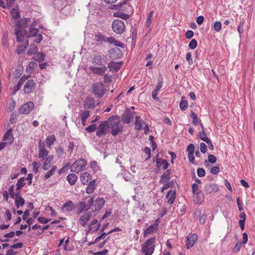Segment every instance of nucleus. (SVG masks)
<instances>
[{
  "label": "nucleus",
  "instance_id": "nucleus-1",
  "mask_svg": "<svg viewBox=\"0 0 255 255\" xmlns=\"http://www.w3.org/2000/svg\"><path fill=\"white\" fill-rule=\"evenodd\" d=\"M30 21V18H25L23 19L18 20L16 23V26L15 28V34L16 37V41H23L25 38L26 30L25 26L27 23Z\"/></svg>",
  "mask_w": 255,
  "mask_h": 255
},
{
  "label": "nucleus",
  "instance_id": "nucleus-2",
  "mask_svg": "<svg viewBox=\"0 0 255 255\" xmlns=\"http://www.w3.org/2000/svg\"><path fill=\"white\" fill-rule=\"evenodd\" d=\"M107 122H109V127L111 128V133L114 136L117 135L122 131L123 127L119 117L113 115L108 119Z\"/></svg>",
  "mask_w": 255,
  "mask_h": 255
},
{
  "label": "nucleus",
  "instance_id": "nucleus-3",
  "mask_svg": "<svg viewBox=\"0 0 255 255\" xmlns=\"http://www.w3.org/2000/svg\"><path fill=\"white\" fill-rule=\"evenodd\" d=\"M34 24L32 23L29 27V32H26L25 35V38L23 41H21L22 43V45L20 44L17 45V49L16 50V53L18 54H20L22 52L24 51L26 47L28 45V42L26 39V37H33L36 35L38 32V29L34 28Z\"/></svg>",
  "mask_w": 255,
  "mask_h": 255
},
{
  "label": "nucleus",
  "instance_id": "nucleus-4",
  "mask_svg": "<svg viewBox=\"0 0 255 255\" xmlns=\"http://www.w3.org/2000/svg\"><path fill=\"white\" fill-rule=\"evenodd\" d=\"M155 237H152L147 239L142 245L141 252L144 255H151L155 250Z\"/></svg>",
  "mask_w": 255,
  "mask_h": 255
},
{
  "label": "nucleus",
  "instance_id": "nucleus-5",
  "mask_svg": "<svg viewBox=\"0 0 255 255\" xmlns=\"http://www.w3.org/2000/svg\"><path fill=\"white\" fill-rule=\"evenodd\" d=\"M87 162L84 158H80L75 161L70 166V170L72 172L79 173L86 167Z\"/></svg>",
  "mask_w": 255,
  "mask_h": 255
},
{
  "label": "nucleus",
  "instance_id": "nucleus-6",
  "mask_svg": "<svg viewBox=\"0 0 255 255\" xmlns=\"http://www.w3.org/2000/svg\"><path fill=\"white\" fill-rule=\"evenodd\" d=\"M104 84L101 82H97L93 85L92 92L96 98L102 97L105 93Z\"/></svg>",
  "mask_w": 255,
  "mask_h": 255
},
{
  "label": "nucleus",
  "instance_id": "nucleus-7",
  "mask_svg": "<svg viewBox=\"0 0 255 255\" xmlns=\"http://www.w3.org/2000/svg\"><path fill=\"white\" fill-rule=\"evenodd\" d=\"M113 31L117 34H122L125 30L124 22L120 19L114 20L112 24Z\"/></svg>",
  "mask_w": 255,
  "mask_h": 255
},
{
  "label": "nucleus",
  "instance_id": "nucleus-8",
  "mask_svg": "<svg viewBox=\"0 0 255 255\" xmlns=\"http://www.w3.org/2000/svg\"><path fill=\"white\" fill-rule=\"evenodd\" d=\"M109 128V122L104 121L98 127L96 130V134L98 136L105 135Z\"/></svg>",
  "mask_w": 255,
  "mask_h": 255
},
{
  "label": "nucleus",
  "instance_id": "nucleus-9",
  "mask_svg": "<svg viewBox=\"0 0 255 255\" xmlns=\"http://www.w3.org/2000/svg\"><path fill=\"white\" fill-rule=\"evenodd\" d=\"M34 107V105L33 102H28L20 107L19 112L21 114H27L33 109Z\"/></svg>",
  "mask_w": 255,
  "mask_h": 255
},
{
  "label": "nucleus",
  "instance_id": "nucleus-10",
  "mask_svg": "<svg viewBox=\"0 0 255 255\" xmlns=\"http://www.w3.org/2000/svg\"><path fill=\"white\" fill-rule=\"evenodd\" d=\"M89 69L93 73L99 75H104L107 70V67L104 64H103V65L102 66H100V67L91 66H90Z\"/></svg>",
  "mask_w": 255,
  "mask_h": 255
},
{
  "label": "nucleus",
  "instance_id": "nucleus-11",
  "mask_svg": "<svg viewBox=\"0 0 255 255\" xmlns=\"http://www.w3.org/2000/svg\"><path fill=\"white\" fill-rule=\"evenodd\" d=\"M35 86L36 84L33 80H28L24 86L23 91L26 94H29L34 90Z\"/></svg>",
  "mask_w": 255,
  "mask_h": 255
},
{
  "label": "nucleus",
  "instance_id": "nucleus-12",
  "mask_svg": "<svg viewBox=\"0 0 255 255\" xmlns=\"http://www.w3.org/2000/svg\"><path fill=\"white\" fill-rule=\"evenodd\" d=\"M219 190L218 185L214 183H208L205 184L204 191L207 194L217 192Z\"/></svg>",
  "mask_w": 255,
  "mask_h": 255
},
{
  "label": "nucleus",
  "instance_id": "nucleus-13",
  "mask_svg": "<svg viewBox=\"0 0 255 255\" xmlns=\"http://www.w3.org/2000/svg\"><path fill=\"white\" fill-rule=\"evenodd\" d=\"M93 63L98 66H102L104 64L106 65L107 63V57L104 55H96L92 59Z\"/></svg>",
  "mask_w": 255,
  "mask_h": 255
},
{
  "label": "nucleus",
  "instance_id": "nucleus-14",
  "mask_svg": "<svg viewBox=\"0 0 255 255\" xmlns=\"http://www.w3.org/2000/svg\"><path fill=\"white\" fill-rule=\"evenodd\" d=\"M96 106L95 99L93 97H88L84 102V108L85 109H93Z\"/></svg>",
  "mask_w": 255,
  "mask_h": 255
},
{
  "label": "nucleus",
  "instance_id": "nucleus-15",
  "mask_svg": "<svg viewBox=\"0 0 255 255\" xmlns=\"http://www.w3.org/2000/svg\"><path fill=\"white\" fill-rule=\"evenodd\" d=\"M198 239L197 235L193 234L190 236H188L186 238V246L187 249H189L193 246Z\"/></svg>",
  "mask_w": 255,
  "mask_h": 255
},
{
  "label": "nucleus",
  "instance_id": "nucleus-16",
  "mask_svg": "<svg viewBox=\"0 0 255 255\" xmlns=\"http://www.w3.org/2000/svg\"><path fill=\"white\" fill-rule=\"evenodd\" d=\"M192 190L193 193L198 196L197 203H201L203 199V193L199 189L198 186L196 183H194L192 185Z\"/></svg>",
  "mask_w": 255,
  "mask_h": 255
},
{
  "label": "nucleus",
  "instance_id": "nucleus-17",
  "mask_svg": "<svg viewBox=\"0 0 255 255\" xmlns=\"http://www.w3.org/2000/svg\"><path fill=\"white\" fill-rule=\"evenodd\" d=\"M100 224L98 223L97 219H94L88 226V232L94 233L97 232L100 228Z\"/></svg>",
  "mask_w": 255,
  "mask_h": 255
},
{
  "label": "nucleus",
  "instance_id": "nucleus-18",
  "mask_svg": "<svg viewBox=\"0 0 255 255\" xmlns=\"http://www.w3.org/2000/svg\"><path fill=\"white\" fill-rule=\"evenodd\" d=\"M19 191L16 192L15 196L13 198L14 199L15 205L17 209L19 208L20 206H22L25 203L24 199L19 196Z\"/></svg>",
  "mask_w": 255,
  "mask_h": 255
},
{
  "label": "nucleus",
  "instance_id": "nucleus-19",
  "mask_svg": "<svg viewBox=\"0 0 255 255\" xmlns=\"http://www.w3.org/2000/svg\"><path fill=\"white\" fill-rule=\"evenodd\" d=\"M156 164L157 167H162L164 170H167L169 165L166 160L162 158H157Z\"/></svg>",
  "mask_w": 255,
  "mask_h": 255
},
{
  "label": "nucleus",
  "instance_id": "nucleus-20",
  "mask_svg": "<svg viewBox=\"0 0 255 255\" xmlns=\"http://www.w3.org/2000/svg\"><path fill=\"white\" fill-rule=\"evenodd\" d=\"M166 171L163 173V174L160 177V179L159 180L160 183H165L171 178V171L169 169L165 170Z\"/></svg>",
  "mask_w": 255,
  "mask_h": 255
},
{
  "label": "nucleus",
  "instance_id": "nucleus-21",
  "mask_svg": "<svg viewBox=\"0 0 255 255\" xmlns=\"http://www.w3.org/2000/svg\"><path fill=\"white\" fill-rule=\"evenodd\" d=\"M92 179L91 174L87 172H85L81 174L80 180L83 184L87 185Z\"/></svg>",
  "mask_w": 255,
  "mask_h": 255
},
{
  "label": "nucleus",
  "instance_id": "nucleus-22",
  "mask_svg": "<svg viewBox=\"0 0 255 255\" xmlns=\"http://www.w3.org/2000/svg\"><path fill=\"white\" fill-rule=\"evenodd\" d=\"M91 216L92 215L90 212H87L86 213L82 215L80 218L79 220L80 224L83 226H85L87 222L90 219Z\"/></svg>",
  "mask_w": 255,
  "mask_h": 255
},
{
  "label": "nucleus",
  "instance_id": "nucleus-23",
  "mask_svg": "<svg viewBox=\"0 0 255 255\" xmlns=\"http://www.w3.org/2000/svg\"><path fill=\"white\" fill-rule=\"evenodd\" d=\"M3 140L6 142L7 144H10L13 141V135L12 134L11 129H9L4 135Z\"/></svg>",
  "mask_w": 255,
  "mask_h": 255
},
{
  "label": "nucleus",
  "instance_id": "nucleus-24",
  "mask_svg": "<svg viewBox=\"0 0 255 255\" xmlns=\"http://www.w3.org/2000/svg\"><path fill=\"white\" fill-rule=\"evenodd\" d=\"M122 67V63L120 62H111L108 64V68L112 72H117Z\"/></svg>",
  "mask_w": 255,
  "mask_h": 255
},
{
  "label": "nucleus",
  "instance_id": "nucleus-25",
  "mask_svg": "<svg viewBox=\"0 0 255 255\" xmlns=\"http://www.w3.org/2000/svg\"><path fill=\"white\" fill-rule=\"evenodd\" d=\"M105 202V201L103 198L98 197L97 198L95 201V204L94 205V211L100 210L104 205Z\"/></svg>",
  "mask_w": 255,
  "mask_h": 255
},
{
  "label": "nucleus",
  "instance_id": "nucleus-26",
  "mask_svg": "<svg viewBox=\"0 0 255 255\" xmlns=\"http://www.w3.org/2000/svg\"><path fill=\"white\" fill-rule=\"evenodd\" d=\"M54 156L53 155H49L45 159L42 166V169L44 170H47L49 168L51 163L52 162Z\"/></svg>",
  "mask_w": 255,
  "mask_h": 255
},
{
  "label": "nucleus",
  "instance_id": "nucleus-27",
  "mask_svg": "<svg viewBox=\"0 0 255 255\" xmlns=\"http://www.w3.org/2000/svg\"><path fill=\"white\" fill-rule=\"evenodd\" d=\"M158 227H156V226L151 225L149 227H148L143 232V237H146L148 235L152 234L153 233L157 231Z\"/></svg>",
  "mask_w": 255,
  "mask_h": 255
},
{
  "label": "nucleus",
  "instance_id": "nucleus-28",
  "mask_svg": "<svg viewBox=\"0 0 255 255\" xmlns=\"http://www.w3.org/2000/svg\"><path fill=\"white\" fill-rule=\"evenodd\" d=\"M96 181L93 180L88 183V187L86 188V192L87 194L92 193L96 188Z\"/></svg>",
  "mask_w": 255,
  "mask_h": 255
},
{
  "label": "nucleus",
  "instance_id": "nucleus-29",
  "mask_svg": "<svg viewBox=\"0 0 255 255\" xmlns=\"http://www.w3.org/2000/svg\"><path fill=\"white\" fill-rule=\"evenodd\" d=\"M144 125H145V123L141 119L140 117L136 116L135 121V129L137 130H141Z\"/></svg>",
  "mask_w": 255,
  "mask_h": 255
},
{
  "label": "nucleus",
  "instance_id": "nucleus-30",
  "mask_svg": "<svg viewBox=\"0 0 255 255\" xmlns=\"http://www.w3.org/2000/svg\"><path fill=\"white\" fill-rule=\"evenodd\" d=\"M175 197V191L170 190L166 195V198L168 199L167 203L169 204H172L174 202Z\"/></svg>",
  "mask_w": 255,
  "mask_h": 255
},
{
  "label": "nucleus",
  "instance_id": "nucleus-31",
  "mask_svg": "<svg viewBox=\"0 0 255 255\" xmlns=\"http://www.w3.org/2000/svg\"><path fill=\"white\" fill-rule=\"evenodd\" d=\"M90 166L94 173H99L100 172L101 168L96 161H91L90 163Z\"/></svg>",
  "mask_w": 255,
  "mask_h": 255
},
{
  "label": "nucleus",
  "instance_id": "nucleus-32",
  "mask_svg": "<svg viewBox=\"0 0 255 255\" xmlns=\"http://www.w3.org/2000/svg\"><path fill=\"white\" fill-rule=\"evenodd\" d=\"M239 217L240 219L239 221V224L242 231H244L245 230V223L246 219V214L245 212H241Z\"/></svg>",
  "mask_w": 255,
  "mask_h": 255
},
{
  "label": "nucleus",
  "instance_id": "nucleus-33",
  "mask_svg": "<svg viewBox=\"0 0 255 255\" xmlns=\"http://www.w3.org/2000/svg\"><path fill=\"white\" fill-rule=\"evenodd\" d=\"M106 42H108L110 44H113L115 46L123 47V43L120 41H117L113 36L107 37Z\"/></svg>",
  "mask_w": 255,
  "mask_h": 255
},
{
  "label": "nucleus",
  "instance_id": "nucleus-34",
  "mask_svg": "<svg viewBox=\"0 0 255 255\" xmlns=\"http://www.w3.org/2000/svg\"><path fill=\"white\" fill-rule=\"evenodd\" d=\"M67 180L71 185H73L77 180V176L74 173H70L67 176Z\"/></svg>",
  "mask_w": 255,
  "mask_h": 255
},
{
  "label": "nucleus",
  "instance_id": "nucleus-35",
  "mask_svg": "<svg viewBox=\"0 0 255 255\" xmlns=\"http://www.w3.org/2000/svg\"><path fill=\"white\" fill-rule=\"evenodd\" d=\"M80 118L81 119L82 125L85 126L87 119L90 116V112L88 111L85 110L81 112Z\"/></svg>",
  "mask_w": 255,
  "mask_h": 255
},
{
  "label": "nucleus",
  "instance_id": "nucleus-36",
  "mask_svg": "<svg viewBox=\"0 0 255 255\" xmlns=\"http://www.w3.org/2000/svg\"><path fill=\"white\" fill-rule=\"evenodd\" d=\"M48 151L44 147H40L39 150L38 158L45 159L46 156H48Z\"/></svg>",
  "mask_w": 255,
  "mask_h": 255
},
{
  "label": "nucleus",
  "instance_id": "nucleus-37",
  "mask_svg": "<svg viewBox=\"0 0 255 255\" xmlns=\"http://www.w3.org/2000/svg\"><path fill=\"white\" fill-rule=\"evenodd\" d=\"M55 140L56 138L54 135L48 136L45 140L47 146L48 148H50Z\"/></svg>",
  "mask_w": 255,
  "mask_h": 255
},
{
  "label": "nucleus",
  "instance_id": "nucleus-38",
  "mask_svg": "<svg viewBox=\"0 0 255 255\" xmlns=\"http://www.w3.org/2000/svg\"><path fill=\"white\" fill-rule=\"evenodd\" d=\"M74 208L73 203L71 201H69L64 204L62 206V210L63 211H70Z\"/></svg>",
  "mask_w": 255,
  "mask_h": 255
},
{
  "label": "nucleus",
  "instance_id": "nucleus-39",
  "mask_svg": "<svg viewBox=\"0 0 255 255\" xmlns=\"http://www.w3.org/2000/svg\"><path fill=\"white\" fill-rule=\"evenodd\" d=\"M188 107V103L185 100V97L182 96L181 98V101L179 104V107L181 111H185Z\"/></svg>",
  "mask_w": 255,
  "mask_h": 255
},
{
  "label": "nucleus",
  "instance_id": "nucleus-40",
  "mask_svg": "<svg viewBox=\"0 0 255 255\" xmlns=\"http://www.w3.org/2000/svg\"><path fill=\"white\" fill-rule=\"evenodd\" d=\"M133 116L131 113L128 112L126 114L122 116V118L125 123L129 124L131 120L133 119Z\"/></svg>",
  "mask_w": 255,
  "mask_h": 255
},
{
  "label": "nucleus",
  "instance_id": "nucleus-41",
  "mask_svg": "<svg viewBox=\"0 0 255 255\" xmlns=\"http://www.w3.org/2000/svg\"><path fill=\"white\" fill-rule=\"evenodd\" d=\"M113 16L116 17L121 18L123 19L127 20L129 17V16L128 14L124 13L121 11H117L114 13Z\"/></svg>",
  "mask_w": 255,
  "mask_h": 255
},
{
  "label": "nucleus",
  "instance_id": "nucleus-42",
  "mask_svg": "<svg viewBox=\"0 0 255 255\" xmlns=\"http://www.w3.org/2000/svg\"><path fill=\"white\" fill-rule=\"evenodd\" d=\"M198 137L200 138L201 140L206 142H210V139L207 137L205 131H200L198 134Z\"/></svg>",
  "mask_w": 255,
  "mask_h": 255
},
{
  "label": "nucleus",
  "instance_id": "nucleus-43",
  "mask_svg": "<svg viewBox=\"0 0 255 255\" xmlns=\"http://www.w3.org/2000/svg\"><path fill=\"white\" fill-rule=\"evenodd\" d=\"M57 166L56 165H54L52 166V168L48 171L46 172L44 175V178L45 179H48L51 176L54 174L55 171L57 170Z\"/></svg>",
  "mask_w": 255,
  "mask_h": 255
},
{
  "label": "nucleus",
  "instance_id": "nucleus-44",
  "mask_svg": "<svg viewBox=\"0 0 255 255\" xmlns=\"http://www.w3.org/2000/svg\"><path fill=\"white\" fill-rule=\"evenodd\" d=\"M37 64L35 62H30L26 67V71L28 73H31L34 70Z\"/></svg>",
  "mask_w": 255,
  "mask_h": 255
},
{
  "label": "nucleus",
  "instance_id": "nucleus-45",
  "mask_svg": "<svg viewBox=\"0 0 255 255\" xmlns=\"http://www.w3.org/2000/svg\"><path fill=\"white\" fill-rule=\"evenodd\" d=\"M94 202V196L90 198V199L88 201L87 204L86 205V202H81V204L82 205L84 208H85L87 206H88V208L87 210L90 209L91 207H92Z\"/></svg>",
  "mask_w": 255,
  "mask_h": 255
},
{
  "label": "nucleus",
  "instance_id": "nucleus-46",
  "mask_svg": "<svg viewBox=\"0 0 255 255\" xmlns=\"http://www.w3.org/2000/svg\"><path fill=\"white\" fill-rule=\"evenodd\" d=\"M26 178L24 177H22L19 179L17 181V182L16 184V190H19V189L23 187L25 185V181Z\"/></svg>",
  "mask_w": 255,
  "mask_h": 255
},
{
  "label": "nucleus",
  "instance_id": "nucleus-47",
  "mask_svg": "<svg viewBox=\"0 0 255 255\" xmlns=\"http://www.w3.org/2000/svg\"><path fill=\"white\" fill-rule=\"evenodd\" d=\"M10 14L13 18L18 19L20 17V13L17 8H13L10 11Z\"/></svg>",
  "mask_w": 255,
  "mask_h": 255
},
{
  "label": "nucleus",
  "instance_id": "nucleus-48",
  "mask_svg": "<svg viewBox=\"0 0 255 255\" xmlns=\"http://www.w3.org/2000/svg\"><path fill=\"white\" fill-rule=\"evenodd\" d=\"M34 59L38 62L43 61L45 59V55L42 52H39L36 53L34 57Z\"/></svg>",
  "mask_w": 255,
  "mask_h": 255
},
{
  "label": "nucleus",
  "instance_id": "nucleus-49",
  "mask_svg": "<svg viewBox=\"0 0 255 255\" xmlns=\"http://www.w3.org/2000/svg\"><path fill=\"white\" fill-rule=\"evenodd\" d=\"M127 1L125 0L124 1L121 2L120 3L114 4L112 5V8L115 10H121L124 9V5L127 3Z\"/></svg>",
  "mask_w": 255,
  "mask_h": 255
},
{
  "label": "nucleus",
  "instance_id": "nucleus-50",
  "mask_svg": "<svg viewBox=\"0 0 255 255\" xmlns=\"http://www.w3.org/2000/svg\"><path fill=\"white\" fill-rule=\"evenodd\" d=\"M153 11H152L149 13V14L148 15V17L145 22V25L147 27H150V25L151 23V19H152V18L153 16Z\"/></svg>",
  "mask_w": 255,
  "mask_h": 255
},
{
  "label": "nucleus",
  "instance_id": "nucleus-51",
  "mask_svg": "<svg viewBox=\"0 0 255 255\" xmlns=\"http://www.w3.org/2000/svg\"><path fill=\"white\" fill-rule=\"evenodd\" d=\"M214 29L216 32H219L222 29V24L220 21H217L214 23Z\"/></svg>",
  "mask_w": 255,
  "mask_h": 255
},
{
  "label": "nucleus",
  "instance_id": "nucleus-52",
  "mask_svg": "<svg viewBox=\"0 0 255 255\" xmlns=\"http://www.w3.org/2000/svg\"><path fill=\"white\" fill-rule=\"evenodd\" d=\"M190 116L193 119V124L197 125L198 123V118L197 115L193 111L191 112Z\"/></svg>",
  "mask_w": 255,
  "mask_h": 255
},
{
  "label": "nucleus",
  "instance_id": "nucleus-53",
  "mask_svg": "<svg viewBox=\"0 0 255 255\" xmlns=\"http://www.w3.org/2000/svg\"><path fill=\"white\" fill-rule=\"evenodd\" d=\"M173 183V181H171L170 182H167L165 183H164V185L162 186V187L161 189V192H163L165 190L167 189V188L171 187Z\"/></svg>",
  "mask_w": 255,
  "mask_h": 255
},
{
  "label": "nucleus",
  "instance_id": "nucleus-54",
  "mask_svg": "<svg viewBox=\"0 0 255 255\" xmlns=\"http://www.w3.org/2000/svg\"><path fill=\"white\" fill-rule=\"evenodd\" d=\"M197 46V42L195 39H193L191 40L190 43H189V47L191 49H195Z\"/></svg>",
  "mask_w": 255,
  "mask_h": 255
},
{
  "label": "nucleus",
  "instance_id": "nucleus-55",
  "mask_svg": "<svg viewBox=\"0 0 255 255\" xmlns=\"http://www.w3.org/2000/svg\"><path fill=\"white\" fill-rule=\"evenodd\" d=\"M32 164V166H33L32 171L34 173H37L38 171V168H39L40 164L36 161L33 162Z\"/></svg>",
  "mask_w": 255,
  "mask_h": 255
},
{
  "label": "nucleus",
  "instance_id": "nucleus-56",
  "mask_svg": "<svg viewBox=\"0 0 255 255\" xmlns=\"http://www.w3.org/2000/svg\"><path fill=\"white\" fill-rule=\"evenodd\" d=\"M219 171L220 168L219 166H213L210 169V172L214 175L217 174L219 173Z\"/></svg>",
  "mask_w": 255,
  "mask_h": 255
},
{
  "label": "nucleus",
  "instance_id": "nucleus-57",
  "mask_svg": "<svg viewBox=\"0 0 255 255\" xmlns=\"http://www.w3.org/2000/svg\"><path fill=\"white\" fill-rule=\"evenodd\" d=\"M186 59L189 65L193 64V60L192 58V55L191 52H188L186 55Z\"/></svg>",
  "mask_w": 255,
  "mask_h": 255
},
{
  "label": "nucleus",
  "instance_id": "nucleus-58",
  "mask_svg": "<svg viewBox=\"0 0 255 255\" xmlns=\"http://www.w3.org/2000/svg\"><path fill=\"white\" fill-rule=\"evenodd\" d=\"M96 129V125L92 124L86 128V130L89 132H92Z\"/></svg>",
  "mask_w": 255,
  "mask_h": 255
},
{
  "label": "nucleus",
  "instance_id": "nucleus-59",
  "mask_svg": "<svg viewBox=\"0 0 255 255\" xmlns=\"http://www.w3.org/2000/svg\"><path fill=\"white\" fill-rule=\"evenodd\" d=\"M197 175L200 177H203L205 175V171L203 168H198L197 170Z\"/></svg>",
  "mask_w": 255,
  "mask_h": 255
},
{
  "label": "nucleus",
  "instance_id": "nucleus-60",
  "mask_svg": "<svg viewBox=\"0 0 255 255\" xmlns=\"http://www.w3.org/2000/svg\"><path fill=\"white\" fill-rule=\"evenodd\" d=\"M37 220L41 224H46L50 222V220L49 219L45 218L43 217H39L38 218Z\"/></svg>",
  "mask_w": 255,
  "mask_h": 255
},
{
  "label": "nucleus",
  "instance_id": "nucleus-61",
  "mask_svg": "<svg viewBox=\"0 0 255 255\" xmlns=\"http://www.w3.org/2000/svg\"><path fill=\"white\" fill-rule=\"evenodd\" d=\"M56 151L59 157H61L64 154V149L61 147L56 148Z\"/></svg>",
  "mask_w": 255,
  "mask_h": 255
},
{
  "label": "nucleus",
  "instance_id": "nucleus-62",
  "mask_svg": "<svg viewBox=\"0 0 255 255\" xmlns=\"http://www.w3.org/2000/svg\"><path fill=\"white\" fill-rule=\"evenodd\" d=\"M195 150V146L193 144H190L187 147V151L188 153H194Z\"/></svg>",
  "mask_w": 255,
  "mask_h": 255
},
{
  "label": "nucleus",
  "instance_id": "nucleus-63",
  "mask_svg": "<svg viewBox=\"0 0 255 255\" xmlns=\"http://www.w3.org/2000/svg\"><path fill=\"white\" fill-rule=\"evenodd\" d=\"M14 185H11L8 189L9 194L12 198H14L15 196V193H14Z\"/></svg>",
  "mask_w": 255,
  "mask_h": 255
},
{
  "label": "nucleus",
  "instance_id": "nucleus-64",
  "mask_svg": "<svg viewBox=\"0 0 255 255\" xmlns=\"http://www.w3.org/2000/svg\"><path fill=\"white\" fill-rule=\"evenodd\" d=\"M208 161L211 163H214L217 161V158L213 154H210L208 156Z\"/></svg>",
  "mask_w": 255,
  "mask_h": 255
}]
</instances>
